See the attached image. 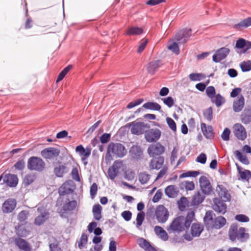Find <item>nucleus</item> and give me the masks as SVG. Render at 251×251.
Segmentation results:
<instances>
[{"instance_id": "f257e3e1", "label": "nucleus", "mask_w": 251, "mask_h": 251, "mask_svg": "<svg viewBox=\"0 0 251 251\" xmlns=\"http://www.w3.org/2000/svg\"><path fill=\"white\" fill-rule=\"evenodd\" d=\"M194 213L193 212L189 213L186 217L179 216L175 219L170 225L167 227V230L171 232H180L187 229L193 221Z\"/></svg>"}, {"instance_id": "f03ea898", "label": "nucleus", "mask_w": 251, "mask_h": 251, "mask_svg": "<svg viewBox=\"0 0 251 251\" xmlns=\"http://www.w3.org/2000/svg\"><path fill=\"white\" fill-rule=\"evenodd\" d=\"M229 239L232 241L238 240L241 242L247 241L250 237L249 234L247 232L245 228L241 227L239 229L235 224H232L228 231Z\"/></svg>"}, {"instance_id": "7ed1b4c3", "label": "nucleus", "mask_w": 251, "mask_h": 251, "mask_svg": "<svg viewBox=\"0 0 251 251\" xmlns=\"http://www.w3.org/2000/svg\"><path fill=\"white\" fill-rule=\"evenodd\" d=\"M126 152L125 147L121 144L111 143L107 148L106 159L110 160L109 158L112 156L123 157Z\"/></svg>"}, {"instance_id": "20e7f679", "label": "nucleus", "mask_w": 251, "mask_h": 251, "mask_svg": "<svg viewBox=\"0 0 251 251\" xmlns=\"http://www.w3.org/2000/svg\"><path fill=\"white\" fill-rule=\"evenodd\" d=\"M45 166V162L40 157L32 156L28 160L27 168L30 170L41 171L44 169Z\"/></svg>"}, {"instance_id": "39448f33", "label": "nucleus", "mask_w": 251, "mask_h": 251, "mask_svg": "<svg viewBox=\"0 0 251 251\" xmlns=\"http://www.w3.org/2000/svg\"><path fill=\"white\" fill-rule=\"evenodd\" d=\"M131 132L135 135L143 134L149 128V126L143 122L134 121L128 124Z\"/></svg>"}, {"instance_id": "423d86ee", "label": "nucleus", "mask_w": 251, "mask_h": 251, "mask_svg": "<svg viewBox=\"0 0 251 251\" xmlns=\"http://www.w3.org/2000/svg\"><path fill=\"white\" fill-rule=\"evenodd\" d=\"M203 230V226L199 223H194L191 227V234L186 233L184 235V238L188 241H191L194 237L200 236Z\"/></svg>"}, {"instance_id": "0eeeda50", "label": "nucleus", "mask_w": 251, "mask_h": 251, "mask_svg": "<svg viewBox=\"0 0 251 251\" xmlns=\"http://www.w3.org/2000/svg\"><path fill=\"white\" fill-rule=\"evenodd\" d=\"M2 180L1 184H6L10 187H15L18 183V178L16 175L9 173H3L0 176V181Z\"/></svg>"}, {"instance_id": "6e6552de", "label": "nucleus", "mask_w": 251, "mask_h": 251, "mask_svg": "<svg viewBox=\"0 0 251 251\" xmlns=\"http://www.w3.org/2000/svg\"><path fill=\"white\" fill-rule=\"evenodd\" d=\"M124 170V165L122 161H116L108 170V177L114 179L121 171Z\"/></svg>"}, {"instance_id": "1a4fd4ad", "label": "nucleus", "mask_w": 251, "mask_h": 251, "mask_svg": "<svg viewBox=\"0 0 251 251\" xmlns=\"http://www.w3.org/2000/svg\"><path fill=\"white\" fill-rule=\"evenodd\" d=\"M169 212L163 205L158 206L155 210V217L160 223H165L168 219Z\"/></svg>"}, {"instance_id": "9d476101", "label": "nucleus", "mask_w": 251, "mask_h": 251, "mask_svg": "<svg viewBox=\"0 0 251 251\" xmlns=\"http://www.w3.org/2000/svg\"><path fill=\"white\" fill-rule=\"evenodd\" d=\"M233 133L238 139L244 141L247 138V133L245 128L241 124L237 123L232 127Z\"/></svg>"}, {"instance_id": "9b49d317", "label": "nucleus", "mask_w": 251, "mask_h": 251, "mask_svg": "<svg viewBox=\"0 0 251 251\" xmlns=\"http://www.w3.org/2000/svg\"><path fill=\"white\" fill-rule=\"evenodd\" d=\"M201 190L204 195H208L212 192V187L208 178L201 176L199 178Z\"/></svg>"}, {"instance_id": "f8f14e48", "label": "nucleus", "mask_w": 251, "mask_h": 251, "mask_svg": "<svg viewBox=\"0 0 251 251\" xmlns=\"http://www.w3.org/2000/svg\"><path fill=\"white\" fill-rule=\"evenodd\" d=\"M38 211L39 214L35 219L34 224L37 226H40L43 224L49 218V213L43 207H38Z\"/></svg>"}, {"instance_id": "ddd939ff", "label": "nucleus", "mask_w": 251, "mask_h": 251, "mask_svg": "<svg viewBox=\"0 0 251 251\" xmlns=\"http://www.w3.org/2000/svg\"><path fill=\"white\" fill-rule=\"evenodd\" d=\"M161 134V131L159 129L152 128L146 131L145 137L149 142H155L160 138Z\"/></svg>"}, {"instance_id": "4468645a", "label": "nucleus", "mask_w": 251, "mask_h": 251, "mask_svg": "<svg viewBox=\"0 0 251 251\" xmlns=\"http://www.w3.org/2000/svg\"><path fill=\"white\" fill-rule=\"evenodd\" d=\"M191 29H185L179 31L175 36V40L179 44L186 43L191 36Z\"/></svg>"}, {"instance_id": "2eb2a0df", "label": "nucleus", "mask_w": 251, "mask_h": 251, "mask_svg": "<svg viewBox=\"0 0 251 251\" xmlns=\"http://www.w3.org/2000/svg\"><path fill=\"white\" fill-rule=\"evenodd\" d=\"M60 154V150L54 148H46L41 152L42 156L46 159H53Z\"/></svg>"}, {"instance_id": "dca6fc26", "label": "nucleus", "mask_w": 251, "mask_h": 251, "mask_svg": "<svg viewBox=\"0 0 251 251\" xmlns=\"http://www.w3.org/2000/svg\"><path fill=\"white\" fill-rule=\"evenodd\" d=\"M17 205L16 200L9 198L5 200L2 204L1 210L4 213H11L15 208Z\"/></svg>"}, {"instance_id": "f3484780", "label": "nucleus", "mask_w": 251, "mask_h": 251, "mask_svg": "<svg viewBox=\"0 0 251 251\" xmlns=\"http://www.w3.org/2000/svg\"><path fill=\"white\" fill-rule=\"evenodd\" d=\"M229 52V50L227 48H222L217 50L216 53L213 55V61L219 62L225 59Z\"/></svg>"}, {"instance_id": "a211bd4d", "label": "nucleus", "mask_w": 251, "mask_h": 251, "mask_svg": "<svg viewBox=\"0 0 251 251\" xmlns=\"http://www.w3.org/2000/svg\"><path fill=\"white\" fill-rule=\"evenodd\" d=\"M164 151V147L158 143L150 145L148 149V152L150 156H152L155 155L161 154L163 153Z\"/></svg>"}, {"instance_id": "6ab92c4d", "label": "nucleus", "mask_w": 251, "mask_h": 251, "mask_svg": "<svg viewBox=\"0 0 251 251\" xmlns=\"http://www.w3.org/2000/svg\"><path fill=\"white\" fill-rule=\"evenodd\" d=\"M74 188V182L72 180H69L65 182L60 187L58 192L60 195H63L72 192Z\"/></svg>"}, {"instance_id": "aec40b11", "label": "nucleus", "mask_w": 251, "mask_h": 251, "mask_svg": "<svg viewBox=\"0 0 251 251\" xmlns=\"http://www.w3.org/2000/svg\"><path fill=\"white\" fill-rule=\"evenodd\" d=\"M75 151L79 153L81 157L82 160L84 162V164H86L87 162H85V161L90 155L91 150L89 148L85 149L82 145H79L75 148Z\"/></svg>"}, {"instance_id": "412c9836", "label": "nucleus", "mask_w": 251, "mask_h": 251, "mask_svg": "<svg viewBox=\"0 0 251 251\" xmlns=\"http://www.w3.org/2000/svg\"><path fill=\"white\" fill-rule=\"evenodd\" d=\"M216 191L223 201H227L230 200V196L229 193L222 185H218Z\"/></svg>"}, {"instance_id": "4be33fe9", "label": "nucleus", "mask_w": 251, "mask_h": 251, "mask_svg": "<svg viewBox=\"0 0 251 251\" xmlns=\"http://www.w3.org/2000/svg\"><path fill=\"white\" fill-rule=\"evenodd\" d=\"M15 243L18 248L23 251H31V247L29 244L22 238H18L15 239Z\"/></svg>"}, {"instance_id": "5701e85b", "label": "nucleus", "mask_w": 251, "mask_h": 251, "mask_svg": "<svg viewBox=\"0 0 251 251\" xmlns=\"http://www.w3.org/2000/svg\"><path fill=\"white\" fill-rule=\"evenodd\" d=\"M138 245L146 251H156V250L151 245L150 243L143 238L137 239Z\"/></svg>"}, {"instance_id": "b1692460", "label": "nucleus", "mask_w": 251, "mask_h": 251, "mask_svg": "<svg viewBox=\"0 0 251 251\" xmlns=\"http://www.w3.org/2000/svg\"><path fill=\"white\" fill-rule=\"evenodd\" d=\"M245 104V99L242 95L239 96L234 101L233 105V110L236 112H240L243 108Z\"/></svg>"}, {"instance_id": "393cba45", "label": "nucleus", "mask_w": 251, "mask_h": 251, "mask_svg": "<svg viewBox=\"0 0 251 251\" xmlns=\"http://www.w3.org/2000/svg\"><path fill=\"white\" fill-rule=\"evenodd\" d=\"M164 159L162 156L153 158L150 163V167L151 169H160L164 163Z\"/></svg>"}, {"instance_id": "a878e982", "label": "nucleus", "mask_w": 251, "mask_h": 251, "mask_svg": "<svg viewBox=\"0 0 251 251\" xmlns=\"http://www.w3.org/2000/svg\"><path fill=\"white\" fill-rule=\"evenodd\" d=\"M154 231L156 235L161 240L164 241H166L168 240V235L166 231L164 230L162 227L156 226L154 228Z\"/></svg>"}, {"instance_id": "bb28decb", "label": "nucleus", "mask_w": 251, "mask_h": 251, "mask_svg": "<svg viewBox=\"0 0 251 251\" xmlns=\"http://www.w3.org/2000/svg\"><path fill=\"white\" fill-rule=\"evenodd\" d=\"M226 205L223 201H221L216 199L214 200V205H213V209L222 214H224L226 212Z\"/></svg>"}, {"instance_id": "cd10ccee", "label": "nucleus", "mask_w": 251, "mask_h": 251, "mask_svg": "<svg viewBox=\"0 0 251 251\" xmlns=\"http://www.w3.org/2000/svg\"><path fill=\"white\" fill-rule=\"evenodd\" d=\"M226 223V219L222 216H219L214 219L210 228L220 229L224 226Z\"/></svg>"}, {"instance_id": "c85d7f7f", "label": "nucleus", "mask_w": 251, "mask_h": 251, "mask_svg": "<svg viewBox=\"0 0 251 251\" xmlns=\"http://www.w3.org/2000/svg\"><path fill=\"white\" fill-rule=\"evenodd\" d=\"M68 172V168L64 165L59 164L54 169V173L57 177H62L64 174Z\"/></svg>"}, {"instance_id": "c756f323", "label": "nucleus", "mask_w": 251, "mask_h": 251, "mask_svg": "<svg viewBox=\"0 0 251 251\" xmlns=\"http://www.w3.org/2000/svg\"><path fill=\"white\" fill-rule=\"evenodd\" d=\"M236 165L241 178L242 180L249 181L251 176V172L247 170H244L243 168L240 167L237 164H236Z\"/></svg>"}, {"instance_id": "7c9ffc66", "label": "nucleus", "mask_w": 251, "mask_h": 251, "mask_svg": "<svg viewBox=\"0 0 251 251\" xmlns=\"http://www.w3.org/2000/svg\"><path fill=\"white\" fill-rule=\"evenodd\" d=\"M165 193L170 198H175L178 193V190L175 185H170L165 189Z\"/></svg>"}, {"instance_id": "2f4dec72", "label": "nucleus", "mask_w": 251, "mask_h": 251, "mask_svg": "<svg viewBox=\"0 0 251 251\" xmlns=\"http://www.w3.org/2000/svg\"><path fill=\"white\" fill-rule=\"evenodd\" d=\"M201 129L203 135L207 138H211L213 136V129L211 126H206L205 124L202 123L201 124Z\"/></svg>"}, {"instance_id": "473e14b6", "label": "nucleus", "mask_w": 251, "mask_h": 251, "mask_svg": "<svg viewBox=\"0 0 251 251\" xmlns=\"http://www.w3.org/2000/svg\"><path fill=\"white\" fill-rule=\"evenodd\" d=\"M181 189H185L187 191H192L195 188V184L193 181H184L180 184Z\"/></svg>"}, {"instance_id": "72a5a7b5", "label": "nucleus", "mask_w": 251, "mask_h": 251, "mask_svg": "<svg viewBox=\"0 0 251 251\" xmlns=\"http://www.w3.org/2000/svg\"><path fill=\"white\" fill-rule=\"evenodd\" d=\"M143 107L151 110L159 111L160 108V105L156 102H148L143 104Z\"/></svg>"}, {"instance_id": "f704fd0d", "label": "nucleus", "mask_w": 251, "mask_h": 251, "mask_svg": "<svg viewBox=\"0 0 251 251\" xmlns=\"http://www.w3.org/2000/svg\"><path fill=\"white\" fill-rule=\"evenodd\" d=\"M251 25V17L246 18L239 23L235 25L234 27L236 29H240L241 27L247 28Z\"/></svg>"}, {"instance_id": "c9c22d12", "label": "nucleus", "mask_w": 251, "mask_h": 251, "mask_svg": "<svg viewBox=\"0 0 251 251\" xmlns=\"http://www.w3.org/2000/svg\"><path fill=\"white\" fill-rule=\"evenodd\" d=\"M143 32V30L142 28L133 26L129 28L126 34L127 35H138L142 34Z\"/></svg>"}, {"instance_id": "e433bc0d", "label": "nucleus", "mask_w": 251, "mask_h": 251, "mask_svg": "<svg viewBox=\"0 0 251 251\" xmlns=\"http://www.w3.org/2000/svg\"><path fill=\"white\" fill-rule=\"evenodd\" d=\"M101 210L102 207L100 204L95 205L93 207V215L97 220H99L101 218Z\"/></svg>"}, {"instance_id": "4c0bfd02", "label": "nucleus", "mask_w": 251, "mask_h": 251, "mask_svg": "<svg viewBox=\"0 0 251 251\" xmlns=\"http://www.w3.org/2000/svg\"><path fill=\"white\" fill-rule=\"evenodd\" d=\"M159 61H155L149 63L147 65V70L150 74H153L159 66Z\"/></svg>"}, {"instance_id": "58836bf2", "label": "nucleus", "mask_w": 251, "mask_h": 251, "mask_svg": "<svg viewBox=\"0 0 251 251\" xmlns=\"http://www.w3.org/2000/svg\"><path fill=\"white\" fill-rule=\"evenodd\" d=\"M214 220V219L212 218L211 212L210 211L206 212L204 218V221L208 228H210L211 227Z\"/></svg>"}, {"instance_id": "ea45409f", "label": "nucleus", "mask_w": 251, "mask_h": 251, "mask_svg": "<svg viewBox=\"0 0 251 251\" xmlns=\"http://www.w3.org/2000/svg\"><path fill=\"white\" fill-rule=\"evenodd\" d=\"M212 102L214 103L217 107L220 106L225 103V99L220 94H217L211 99Z\"/></svg>"}, {"instance_id": "a19ab883", "label": "nucleus", "mask_w": 251, "mask_h": 251, "mask_svg": "<svg viewBox=\"0 0 251 251\" xmlns=\"http://www.w3.org/2000/svg\"><path fill=\"white\" fill-rule=\"evenodd\" d=\"M88 242V236L85 233H83L81 236L79 241L78 242V247L79 249H82L85 247Z\"/></svg>"}, {"instance_id": "79ce46f5", "label": "nucleus", "mask_w": 251, "mask_h": 251, "mask_svg": "<svg viewBox=\"0 0 251 251\" xmlns=\"http://www.w3.org/2000/svg\"><path fill=\"white\" fill-rule=\"evenodd\" d=\"M168 49L176 54H178L179 53V49L177 44L173 41L169 42Z\"/></svg>"}, {"instance_id": "37998d69", "label": "nucleus", "mask_w": 251, "mask_h": 251, "mask_svg": "<svg viewBox=\"0 0 251 251\" xmlns=\"http://www.w3.org/2000/svg\"><path fill=\"white\" fill-rule=\"evenodd\" d=\"M204 196L200 192H197L193 196V202L194 204H199L201 203L204 199Z\"/></svg>"}, {"instance_id": "c03bdc74", "label": "nucleus", "mask_w": 251, "mask_h": 251, "mask_svg": "<svg viewBox=\"0 0 251 251\" xmlns=\"http://www.w3.org/2000/svg\"><path fill=\"white\" fill-rule=\"evenodd\" d=\"M234 154L242 163L245 164H249V161L248 160L246 155H244L241 153L239 151H236L234 152Z\"/></svg>"}, {"instance_id": "a18cd8bd", "label": "nucleus", "mask_w": 251, "mask_h": 251, "mask_svg": "<svg viewBox=\"0 0 251 251\" xmlns=\"http://www.w3.org/2000/svg\"><path fill=\"white\" fill-rule=\"evenodd\" d=\"M205 77V75L201 73H192L189 75V77L192 81H200L204 79Z\"/></svg>"}, {"instance_id": "49530a36", "label": "nucleus", "mask_w": 251, "mask_h": 251, "mask_svg": "<svg viewBox=\"0 0 251 251\" xmlns=\"http://www.w3.org/2000/svg\"><path fill=\"white\" fill-rule=\"evenodd\" d=\"M77 202L75 201H69L63 206V210L65 211L74 209L76 206Z\"/></svg>"}, {"instance_id": "de8ad7c7", "label": "nucleus", "mask_w": 251, "mask_h": 251, "mask_svg": "<svg viewBox=\"0 0 251 251\" xmlns=\"http://www.w3.org/2000/svg\"><path fill=\"white\" fill-rule=\"evenodd\" d=\"M241 121L245 124H248L251 122V111L249 110L242 115Z\"/></svg>"}, {"instance_id": "09e8293b", "label": "nucleus", "mask_w": 251, "mask_h": 251, "mask_svg": "<svg viewBox=\"0 0 251 251\" xmlns=\"http://www.w3.org/2000/svg\"><path fill=\"white\" fill-rule=\"evenodd\" d=\"M240 67L243 72H247L251 70V61L248 60L241 63Z\"/></svg>"}, {"instance_id": "8fccbe9b", "label": "nucleus", "mask_w": 251, "mask_h": 251, "mask_svg": "<svg viewBox=\"0 0 251 251\" xmlns=\"http://www.w3.org/2000/svg\"><path fill=\"white\" fill-rule=\"evenodd\" d=\"M150 178V176L149 175L145 173H143L139 175V179L140 182L142 184H144L147 183L148 182Z\"/></svg>"}, {"instance_id": "3c124183", "label": "nucleus", "mask_w": 251, "mask_h": 251, "mask_svg": "<svg viewBox=\"0 0 251 251\" xmlns=\"http://www.w3.org/2000/svg\"><path fill=\"white\" fill-rule=\"evenodd\" d=\"M166 122L170 128L174 132L176 131V126L175 122L173 119L170 117L166 118Z\"/></svg>"}, {"instance_id": "603ef678", "label": "nucleus", "mask_w": 251, "mask_h": 251, "mask_svg": "<svg viewBox=\"0 0 251 251\" xmlns=\"http://www.w3.org/2000/svg\"><path fill=\"white\" fill-rule=\"evenodd\" d=\"M148 43V40L147 39H142L139 45L137 52L139 53H141L145 49L147 43Z\"/></svg>"}, {"instance_id": "864d4df0", "label": "nucleus", "mask_w": 251, "mask_h": 251, "mask_svg": "<svg viewBox=\"0 0 251 251\" xmlns=\"http://www.w3.org/2000/svg\"><path fill=\"white\" fill-rule=\"evenodd\" d=\"M199 174V172L197 171H188L182 174L180 176V178H184L186 177H196Z\"/></svg>"}, {"instance_id": "5fc2aeb1", "label": "nucleus", "mask_w": 251, "mask_h": 251, "mask_svg": "<svg viewBox=\"0 0 251 251\" xmlns=\"http://www.w3.org/2000/svg\"><path fill=\"white\" fill-rule=\"evenodd\" d=\"M206 93L208 97L211 99L213 98L215 95V89L213 86H209L206 89Z\"/></svg>"}, {"instance_id": "6e6d98bb", "label": "nucleus", "mask_w": 251, "mask_h": 251, "mask_svg": "<svg viewBox=\"0 0 251 251\" xmlns=\"http://www.w3.org/2000/svg\"><path fill=\"white\" fill-rule=\"evenodd\" d=\"M203 115L204 117L209 121H210L212 119V109L209 107L205 109L203 111Z\"/></svg>"}, {"instance_id": "4d7b16f0", "label": "nucleus", "mask_w": 251, "mask_h": 251, "mask_svg": "<svg viewBox=\"0 0 251 251\" xmlns=\"http://www.w3.org/2000/svg\"><path fill=\"white\" fill-rule=\"evenodd\" d=\"M144 220V213L143 212H140L137 214L136 218L137 224L136 226L137 227L140 226Z\"/></svg>"}, {"instance_id": "13d9d810", "label": "nucleus", "mask_w": 251, "mask_h": 251, "mask_svg": "<svg viewBox=\"0 0 251 251\" xmlns=\"http://www.w3.org/2000/svg\"><path fill=\"white\" fill-rule=\"evenodd\" d=\"M230 134V130L228 128H226L223 131L221 137L224 141H228L229 139V135Z\"/></svg>"}, {"instance_id": "bf43d9fd", "label": "nucleus", "mask_w": 251, "mask_h": 251, "mask_svg": "<svg viewBox=\"0 0 251 251\" xmlns=\"http://www.w3.org/2000/svg\"><path fill=\"white\" fill-rule=\"evenodd\" d=\"M162 100L163 101L164 104L167 105L169 107H172L174 104V100L171 97H168L166 98L162 99Z\"/></svg>"}, {"instance_id": "052dcab7", "label": "nucleus", "mask_w": 251, "mask_h": 251, "mask_svg": "<svg viewBox=\"0 0 251 251\" xmlns=\"http://www.w3.org/2000/svg\"><path fill=\"white\" fill-rule=\"evenodd\" d=\"M235 219L241 222H247L249 221V218L248 216L243 214L237 215L235 216Z\"/></svg>"}, {"instance_id": "680f3d73", "label": "nucleus", "mask_w": 251, "mask_h": 251, "mask_svg": "<svg viewBox=\"0 0 251 251\" xmlns=\"http://www.w3.org/2000/svg\"><path fill=\"white\" fill-rule=\"evenodd\" d=\"M34 179L35 177L34 175H27L25 177L24 182L26 185H29L34 181Z\"/></svg>"}, {"instance_id": "e2e57ef3", "label": "nucleus", "mask_w": 251, "mask_h": 251, "mask_svg": "<svg viewBox=\"0 0 251 251\" xmlns=\"http://www.w3.org/2000/svg\"><path fill=\"white\" fill-rule=\"evenodd\" d=\"M110 137L111 135L110 134L104 133L101 136L100 141L103 144L106 143L109 141Z\"/></svg>"}, {"instance_id": "0e129e2a", "label": "nucleus", "mask_w": 251, "mask_h": 251, "mask_svg": "<svg viewBox=\"0 0 251 251\" xmlns=\"http://www.w3.org/2000/svg\"><path fill=\"white\" fill-rule=\"evenodd\" d=\"M122 217L126 221H129L131 218L132 214L129 211H125L121 214Z\"/></svg>"}, {"instance_id": "69168bd1", "label": "nucleus", "mask_w": 251, "mask_h": 251, "mask_svg": "<svg viewBox=\"0 0 251 251\" xmlns=\"http://www.w3.org/2000/svg\"><path fill=\"white\" fill-rule=\"evenodd\" d=\"M178 152V149L176 147H175L172 152L171 160L172 163L176 160L177 157Z\"/></svg>"}, {"instance_id": "338daca9", "label": "nucleus", "mask_w": 251, "mask_h": 251, "mask_svg": "<svg viewBox=\"0 0 251 251\" xmlns=\"http://www.w3.org/2000/svg\"><path fill=\"white\" fill-rule=\"evenodd\" d=\"M27 216V212L25 211H22L19 213L18 218L19 221L23 222L26 219Z\"/></svg>"}, {"instance_id": "774afa93", "label": "nucleus", "mask_w": 251, "mask_h": 251, "mask_svg": "<svg viewBox=\"0 0 251 251\" xmlns=\"http://www.w3.org/2000/svg\"><path fill=\"white\" fill-rule=\"evenodd\" d=\"M197 161L198 162H200L201 164H204L206 161V156L203 153H201L200 155H199L197 158Z\"/></svg>"}]
</instances>
